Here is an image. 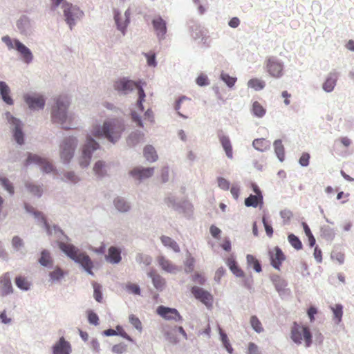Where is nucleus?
Returning <instances> with one entry per match:
<instances>
[{
	"label": "nucleus",
	"instance_id": "nucleus-1",
	"mask_svg": "<svg viewBox=\"0 0 354 354\" xmlns=\"http://www.w3.org/2000/svg\"><path fill=\"white\" fill-rule=\"evenodd\" d=\"M54 233L58 239L57 244L59 249L75 263L88 274L93 276V262L91 257L84 252H81L77 247L71 243H65L64 241H69L70 238L57 225H53Z\"/></svg>",
	"mask_w": 354,
	"mask_h": 354
},
{
	"label": "nucleus",
	"instance_id": "nucleus-2",
	"mask_svg": "<svg viewBox=\"0 0 354 354\" xmlns=\"http://www.w3.org/2000/svg\"><path fill=\"white\" fill-rule=\"evenodd\" d=\"M124 129V124L118 119H112L106 121L103 127H95L92 131V133L95 137H105L112 142H116L121 136Z\"/></svg>",
	"mask_w": 354,
	"mask_h": 354
},
{
	"label": "nucleus",
	"instance_id": "nucleus-3",
	"mask_svg": "<svg viewBox=\"0 0 354 354\" xmlns=\"http://www.w3.org/2000/svg\"><path fill=\"white\" fill-rule=\"evenodd\" d=\"M69 102L66 97L59 96L55 100V104L52 107L51 117L53 122L59 123L64 129H69L71 127L64 125L68 121L71 122L72 118L66 114V109Z\"/></svg>",
	"mask_w": 354,
	"mask_h": 354
},
{
	"label": "nucleus",
	"instance_id": "nucleus-4",
	"mask_svg": "<svg viewBox=\"0 0 354 354\" xmlns=\"http://www.w3.org/2000/svg\"><path fill=\"white\" fill-rule=\"evenodd\" d=\"M114 88L115 90L118 91H122L124 93H127L129 91H131L134 88H137L138 94L137 105L141 111H144L142 102L145 101V93L139 82H136L133 80H129L126 78H122L115 82Z\"/></svg>",
	"mask_w": 354,
	"mask_h": 354
},
{
	"label": "nucleus",
	"instance_id": "nucleus-5",
	"mask_svg": "<svg viewBox=\"0 0 354 354\" xmlns=\"http://www.w3.org/2000/svg\"><path fill=\"white\" fill-rule=\"evenodd\" d=\"M291 339L297 344H301L304 339L306 348L313 344V335L310 328L307 326L299 327L296 323L291 330Z\"/></svg>",
	"mask_w": 354,
	"mask_h": 354
},
{
	"label": "nucleus",
	"instance_id": "nucleus-6",
	"mask_svg": "<svg viewBox=\"0 0 354 354\" xmlns=\"http://www.w3.org/2000/svg\"><path fill=\"white\" fill-rule=\"evenodd\" d=\"M2 41L9 49L16 48L26 63H30L32 61V55L30 50L19 40H12L9 36H4L2 37Z\"/></svg>",
	"mask_w": 354,
	"mask_h": 354
},
{
	"label": "nucleus",
	"instance_id": "nucleus-7",
	"mask_svg": "<svg viewBox=\"0 0 354 354\" xmlns=\"http://www.w3.org/2000/svg\"><path fill=\"white\" fill-rule=\"evenodd\" d=\"M62 9L65 20L71 29L75 21L82 17L83 12L79 8L68 2H64L62 4Z\"/></svg>",
	"mask_w": 354,
	"mask_h": 354
},
{
	"label": "nucleus",
	"instance_id": "nucleus-8",
	"mask_svg": "<svg viewBox=\"0 0 354 354\" xmlns=\"http://www.w3.org/2000/svg\"><path fill=\"white\" fill-rule=\"evenodd\" d=\"M167 205L187 218H190L193 214L194 207L189 201H167Z\"/></svg>",
	"mask_w": 354,
	"mask_h": 354
},
{
	"label": "nucleus",
	"instance_id": "nucleus-9",
	"mask_svg": "<svg viewBox=\"0 0 354 354\" xmlns=\"http://www.w3.org/2000/svg\"><path fill=\"white\" fill-rule=\"evenodd\" d=\"M99 145L91 136L86 138V142L83 147L82 155L80 159V164L82 167L89 165L92 152L97 149Z\"/></svg>",
	"mask_w": 354,
	"mask_h": 354
},
{
	"label": "nucleus",
	"instance_id": "nucleus-10",
	"mask_svg": "<svg viewBox=\"0 0 354 354\" xmlns=\"http://www.w3.org/2000/svg\"><path fill=\"white\" fill-rule=\"evenodd\" d=\"M77 140L74 138H66L61 145V159L64 162H68L73 156Z\"/></svg>",
	"mask_w": 354,
	"mask_h": 354
},
{
	"label": "nucleus",
	"instance_id": "nucleus-11",
	"mask_svg": "<svg viewBox=\"0 0 354 354\" xmlns=\"http://www.w3.org/2000/svg\"><path fill=\"white\" fill-rule=\"evenodd\" d=\"M266 71L274 78H280L283 74V64L273 57H268L266 62Z\"/></svg>",
	"mask_w": 354,
	"mask_h": 354
},
{
	"label": "nucleus",
	"instance_id": "nucleus-12",
	"mask_svg": "<svg viewBox=\"0 0 354 354\" xmlns=\"http://www.w3.org/2000/svg\"><path fill=\"white\" fill-rule=\"evenodd\" d=\"M191 292L194 297L207 308L212 306L213 296L209 292L198 286H193L191 288Z\"/></svg>",
	"mask_w": 354,
	"mask_h": 354
},
{
	"label": "nucleus",
	"instance_id": "nucleus-13",
	"mask_svg": "<svg viewBox=\"0 0 354 354\" xmlns=\"http://www.w3.org/2000/svg\"><path fill=\"white\" fill-rule=\"evenodd\" d=\"M156 313L161 317L167 320H174L177 322L183 321V317L179 312L174 308L160 305L157 308Z\"/></svg>",
	"mask_w": 354,
	"mask_h": 354
},
{
	"label": "nucleus",
	"instance_id": "nucleus-14",
	"mask_svg": "<svg viewBox=\"0 0 354 354\" xmlns=\"http://www.w3.org/2000/svg\"><path fill=\"white\" fill-rule=\"evenodd\" d=\"M153 30L158 39L162 40L167 32V23L160 16H156L151 21Z\"/></svg>",
	"mask_w": 354,
	"mask_h": 354
},
{
	"label": "nucleus",
	"instance_id": "nucleus-15",
	"mask_svg": "<svg viewBox=\"0 0 354 354\" xmlns=\"http://www.w3.org/2000/svg\"><path fill=\"white\" fill-rule=\"evenodd\" d=\"M268 253L272 266L276 270H279L283 261L286 259V256L282 250L279 247L276 246L274 250H270Z\"/></svg>",
	"mask_w": 354,
	"mask_h": 354
},
{
	"label": "nucleus",
	"instance_id": "nucleus-16",
	"mask_svg": "<svg viewBox=\"0 0 354 354\" xmlns=\"http://www.w3.org/2000/svg\"><path fill=\"white\" fill-rule=\"evenodd\" d=\"M71 344L64 337H59L52 346L53 354H71Z\"/></svg>",
	"mask_w": 354,
	"mask_h": 354
},
{
	"label": "nucleus",
	"instance_id": "nucleus-17",
	"mask_svg": "<svg viewBox=\"0 0 354 354\" xmlns=\"http://www.w3.org/2000/svg\"><path fill=\"white\" fill-rule=\"evenodd\" d=\"M24 100L31 109H41L45 105V99L39 94L25 95Z\"/></svg>",
	"mask_w": 354,
	"mask_h": 354
},
{
	"label": "nucleus",
	"instance_id": "nucleus-18",
	"mask_svg": "<svg viewBox=\"0 0 354 354\" xmlns=\"http://www.w3.org/2000/svg\"><path fill=\"white\" fill-rule=\"evenodd\" d=\"M30 163H36L39 165L43 171L46 173H49L53 170V167L51 163H50L46 159L42 158L35 154L28 155L26 160V165H29Z\"/></svg>",
	"mask_w": 354,
	"mask_h": 354
},
{
	"label": "nucleus",
	"instance_id": "nucleus-19",
	"mask_svg": "<svg viewBox=\"0 0 354 354\" xmlns=\"http://www.w3.org/2000/svg\"><path fill=\"white\" fill-rule=\"evenodd\" d=\"M24 205L26 212L32 215L37 222L42 223L43 227L46 230H47V229L50 228V225L47 221L46 217L43 214V212L37 210L35 207H33L28 203H24Z\"/></svg>",
	"mask_w": 354,
	"mask_h": 354
},
{
	"label": "nucleus",
	"instance_id": "nucleus-20",
	"mask_svg": "<svg viewBox=\"0 0 354 354\" xmlns=\"http://www.w3.org/2000/svg\"><path fill=\"white\" fill-rule=\"evenodd\" d=\"M154 173L153 167H135L130 171L129 174L135 180H142L152 176Z\"/></svg>",
	"mask_w": 354,
	"mask_h": 354
},
{
	"label": "nucleus",
	"instance_id": "nucleus-21",
	"mask_svg": "<svg viewBox=\"0 0 354 354\" xmlns=\"http://www.w3.org/2000/svg\"><path fill=\"white\" fill-rule=\"evenodd\" d=\"M192 107L193 104L191 99L183 96L178 100L175 109L178 111L179 115L184 118H187V116L184 115L183 113H188Z\"/></svg>",
	"mask_w": 354,
	"mask_h": 354
},
{
	"label": "nucleus",
	"instance_id": "nucleus-22",
	"mask_svg": "<svg viewBox=\"0 0 354 354\" xmlns=\"http://www.w3.org/2000/svg\"><path fill=\"white\" fill-rule=\"evenodd\" d=\"M270 278L279 295H285L286 292L289 290L288 288H286L288 281L281 278L279 275L275 274H271Z\"/></svg>",
	"mask_w": 354,
	"mask_h": 354
},
{
	"label": "nucleus",
	"instance_id": "nucleus-23",
	"mask_svg": "<svg viewBox=\"0 0 354 354\" xmlns=\"http://www.w3.org/2000/svg\"><path fill=\"white\" fill-rule=\"evenodd\" d=\"M121 249L118 246H111L108 249V253L105 255L106 261L112 264H118L122 260Z\"/></svg>",
	"mask_w": 354,
	"mask_h": 354
},
{
	"label": "nucleus",
	"instance_id": "nucleus-24",
	"mask_svg": "<svg viewBox=\"0 0 354 354\" xmlns=\"http://www.w3.org/2000/svg\"><path fill=\"white\" fill-rule=\"evenodd\" d=\"M226 263L230 270V271L234 274L236 277H243L244 272L239 266L236 259L233 257H229L227 259Z\"/></svg>",
	"mask_w": 354,
	"mask_h": 354
},
{
	"label": "nucleus",
	"instance_id": "nucleus-25",
	"mask_svg": "<svg viewBox=\"0 0 354 354\" xmlns=\"http://www.w3.org/2000/svg\"><path fill=\"white\" fill-rule=\"evenodd\" d=\"M10 122L15 126L14 137L18 144L22 145L24 143V134L21 131V122L15 118H11Z\"/></svg>",
	"mask_w": 354,
	"mask_h": 354
},
{
	"label": "nucleus",
	"instance_id": "nucleus-26",
	"mask_svg": "<svg viewBox=\"0 0 354 354\" xmlns=\"http://www.w3.org/2000/svg\"><path fill=\"white\" fill-rule=\"evenodd\" d=\"M38 262L41 266L48 268H53V261L50 256L49 251L46 249H44L41 252V256L38 259Z\"/></svg>",
	"mask_w": 354,
	"mask_h": 354
},
{
	"label": "nucleus",
	"instance_id": "nucleus-27",
	"mask_svg": "<svg viewBox=\"0 0 354 354\" xmlns=\"http://www.w3.org/2000/svg\"><path fill=\"white\" fill-rule=\"evenodd\" d=\"M13 292V288L9 274L7 272L3 275V283L1 286L0 295L2 297L7 296Z\"/></svg>",
	"mask_w": 354,
	"mask_h": 354
},
{
	"label": "nucleus",
	"instance_id": "nucleus-28",
	"mask_svg": "<svg viewBox=\"0 0 354 354\" xmlns=\"http://www.w3.org/2000/svg\"><path fill=\"white\" fill-rule=\"evenodd\" d=\"M67 272L59 266H56L53 271L49 272L48 276L52 283H59L65 277Z\"/></svg>",
	"mask_w": 354,
	"mask_h": 354
},
{
	"label": "nucleus",
	"instance_id": "nucleus-29",
	"mask_svg": "<svg viewBox=\"0 0 354 354\" xmlns=\"http://www.w3.org/2000/svg\"><path fill=\"white\" fill-rule=\"evenodd\" d=\"M0 93L4 102L7 104H13V100L10 96V89L4 82H0Z\"/></svg>",
	"mask_w": 354,
	"mask_h": 354
},
{
	"label": "nucleus",
	"instance_id": "nucleus-30",
	"mask_svg": "<svg viewBox=\"0 0 354 354\" xmlns=\"http://www.w3.org/2000/svg\"><path fill=\"white\" fill-rule=\"evenodd\" d=\"M220 142L225 150L227 158L232 159L233 158L232 147L230 138L224 135L219 136Z\"/></svg>",
	"mask_w": 354,
	"mask_h": 354
},
{
	"label": "nucleus",
	"instance_id": "nucleus-31",
	"mask_svg": "<svg viewBox=\"0 0 354 354\" xmlns=\"http://www.w3.org/2000/svg\"><path fill=\"white\" fill-rule=\"evenodd\" d=\"M148 276L151 278L153 286L159 291H162L164 288L165 281V279L158 274L153 272L148 273Z\"/></svg>",
	"mask_w": 354,
	"mask_h": 354
},
{
	"label": "nucleus",
	"instance_id": "nucleus-32",
	"mask_svg": "<svg viewBox=\"0 0 354 354\" xmlns=\"http://www.w3.org/2000/svg\"><path fill=\"white\" fill-rule=\"evenodd\" d=\"M158 261L161 268L167 272L175 273L178 270L176 266L173 265L171 261L166 259L163 256H160Z\"/></svg>",
	"mask_w": 354,
	"mask_h": 354
},
{
	"label": "nucleus",
	"instance_id": "nucleus-33",
	"mask_svg": "<svg viewBox=\"0 0 354 354\" xmlns=\"http://www.w3.org/2000/svg\"><path fill=\"white\" fill-rule=\"evenodd\" d=\"M321 236L328 241H332L335 236V230L328 225H323L320 229Z\"/></svg>",
	"mask_w": 354,
	"mask_h": 354
},
{
	"label": "nucleus",
	"instance_id": "nucleus-34",
	"mask_svg": "<svg viewBox=\"0 0 354 354\" xmlns=\"http://www.w3.org/2000/svg\"><path fill=\"white\" fill-rule=\"evenodd\" d=\"M252 145L255 149L265 151L270 148V142L265 138H257L253 140Z\"/></svg>",
	"mask_w": 354,
	"mask_h": 354
},
{
	"label": "nucleus",
	"instance_id": "nucleus-35",
	"mask_svg": "<svg viewBox=\"0 0 354 354\" xmlns=\"http://www.w3.org/2000/svg\"><path fill=\"white\" fill-rule=\"evenodd\" d=\"M246 260L248 266L252 267L255 272H261L262 271L261 263L254 256L247 254Z\"/></svg>",
	"mask_w": 354,
	"mask_h": 354
},
{
	"label": "nucleus",
	"instance_id": "nucleus-36",
	"mask_svg": "<svg viewBox=\"0 0 354 354\" xmlns=\"http://www.w3.org/2000/svg\"><path fill=\"white\" fill-rule=\"evenodd\" d=\"M333 315V319L336 324H339L342 319L343 315V306L340 304H337L335 306H330Z\"/></svg>",
	"mask_w": 354,
	"mask_h": 354
},
{
	"label": "nucleus",
	"instance_id": "nucleus-37",
	"mask_svg": "<svg viewBox=\"0 0 354 354\" xmlns=\"http://www.w3.org/2000/svg\"><path fill=\"white\" fill-rule=\"evenodd\" d=\"M160 240L165 246L172 249L175 252H180V247L178 246V243L171 238L162 235L160 237Z\"/></svg>",
	"mask_w": 354,
	"mask_h": 354
},
{
	"label": "nucleus",
	"instance_id": "nucleus-38",
	"mask_svg": "<svg viewBox=\"0 0 354 354\" xmlns=\"http://www.w3.org/2000/svg\"><path fill=\"white\" fill-rule=\"evenodd\" d=\"M15 283L18 288L21 290L27 291L30 289V283L26 277L19 275L15 277Z\"/></svg>",
	"mask_w": 354,
	"mask_h": 354
},
{
	"label": "nucleus",
	"instance_id": "nucleus-39",
	"mask_svg": "<svg viewBox=\"0 0 354 354\" xmlns=\"http://www.w3.org/2000/svg\"><path fill=\"white\" fill-rule=\"evenodd\" d=\"M248 188L252 189L253 194H251L248 197L245 199H263V195L258 185L255 183H250L248 184Z\"/></svg>",
	"mask_w": 354,
	"mask_h": 354
},
{
	"label": "nucleus",
	"instance_id": "nucleus-40",
	"mask_svg": "<svg viewBox=\"0 0 354 354\" xmlns=\"http://www.w3.org/2000/svg\"><path fill=\"white\" fill-rule=\"evenodd\" d=\"M252 112L257 118H262L266 113V109L257 101L252 104Z\"/></svg>",
	"mask_w": 354,
	"mask_h": 354
},
{
	"label": "nucleus",
	"instance_id": "nucleus-41",
	"mask_svg": "<svg viewBox=\"0 0 354 354\" xmlns=\"http://www.w3.org/2000/svg\"><path fill=\"white\" fill-rule=\"evenodd\" d=\"M144 156L150 162H154L157 160L158 156L155 149L152 146H147L144 149Z\"/></svg>",
	"mask_w": 354,
	"mask_h": 354
},
{
	"label": "nucleus",
	"instance_id": "nucleus-42",
	"mask_svg": "<svg viewBox=\"0 0 354 354\" xmlns=\"http://www.w3.org/2000/svg\"><path fill=\"white\" fill-rule=\"evenodd\" d=\"M124 15H125L126 20L124 23H121L120 21V14L119 13H115V16H114L115 23L118 26V28L120 30H121L123 34L124 33L125 28H126L127 24L129 23V21L130 13H129V10H127L125 12Z\"/></svg>",
	"mask_w": 354,
	"mask_h": 354
},
{
	"label": "nucleus",
	"instance_id": "nucleus-43",
	"mask_svg": "<svg viewBox=\"0 0 354 354\" xmlns=\"http://www.w3.org/2000/svg\"><path fill=\"white\" fill-rule=\"evenodd\" d=\"M275 153L280 161H283L285 158L284 147L281 140H277L274 142Z\"/></svg>",
	"mask_w": 354,
	"mask_h": 354
},
{
	"label": "nucleus",
	"instance_id": "nucleus-44",
	"mask_svg": "<svg viewBox=\"0 0 354 354\" xmlns=\"http://www.w3.org/2000/svg\"><path fill=\"white\" fill-rule=\"evenodd\" d=\"M288 240L290 244L297 250L302 249L303 244L297 236L292 233H290L288 236Z\"/></svg>",
	"mask_w": 354,
	"mask_h": 354
},
{
	"label": "nucleus",
	"instance_id": "nucleus-45",
	"mask_svg": "<svg viewBox=\"0 0 354 354\" xmlns=\"http://www.w3.org/2000/svg\"><path fill=\"white\" fill-rule=\"evenodd\" d=\"M93 297H94V299L98 303H102V300H103L102 286L100 283L93 281Z\"/></svg>",
	"mask_w": 354,
	"mask_h": 354
},
{
	"label": "nucleus",
	"instance_id": "nucleus-46",
	"mask_svg": "<svg viewBox=\"0 0 354 354\" xmlns=\"http://www.w3.org/2000/svg\"><path fill=\"white\" fill-rule=\"evenodd\" d=\"M337 82L335 75L329 76L323 84V88L326 92H330L333 90Z\"/></svg>",
	"mask_w": 354,
	"mask_h": 354
},
{
	"label": "nucleus",
	"instance_id": "nucleus-47",
	"mask_svg": "<svg viewBox=\"0 0 354 354\" xmlns=\"http://www.w3.org/2000/svg\"><path fill=\"white\" fill-rule=\"evenodd\" d=\"M248 86L255 91H260L265 87V82L258 78H252L248 81Z\"/></svg>",
	"mask_w": 354,
	"mask_h": 354
},
{
	"label": "nucleus",
	"instance_id": "nucleus-48",
	"mask_svg": "<svg viewBox=\"0 0 354 354\" xmlns=\"http://www.w3.org/2000/svg\"><path fill=\"white\" fill-rule=\"evenodd\" d=\"M250 324L252 329L257 333H261L263 331L261 322L256 315H252L250 317Z\"/></svg>",
	"mask_w": 354,
	"mask_h": 354
},
{
	"label": "nucleus",
	"instance_id": "nucleus-49",
	"mask_svg": "<svg viewBox=\"0 0 354 354\" xmlns=\"http://www.w3.org/2000/svg\"><path fill=\"white\" fill-rule=\"evenodd\" d=\"M113 203L115 208L120 212H127L131 207L127 201H113Z\"/></svg>",
	"mask_w": 354,
	"mask_h": 354
},
{
	"label": "nucleus",
	"instance_id": "nucleus-50",
	"mask_svg": "<svg viewBox=\"0 0 354 354\" xmlns=\"http://www.w3.org/2000/svg\"><path fill=\"white\" fill-rule=\"evenodd\" d=\"M93 171L99 177H102L106 174L105 164L102 161H97L94 167Z\"/></svg>",
	"mask_w": 354,
	"mask_h": 354
},
{
	"label": "nucleus",
	"instance_id": "nucleus-51",
	"mask_svg": "<svg viewBox=\"0 0 354 354\" xmlns=\"http://www.w3.org/2000/svg\"><path fill=\"white\" fill-rule=\"evenodd\" d=\"M136 260L139 263H143L145 266H149L152 262V258L147 254L138 253L136 255Z\"/></svg>",
	"mask_w": 354,
	"mask_h": 354
},
{
	"label": "nucleus",
	"instance_id": "nucleus-52",
	"mask_svg": "<svg viewBox=\"0 0 354 354\" xmlns=\"http://www.w3.org/2000/svg\"><path fill=\"white\" fill-rule=\"evenodd\" d=\"M220 77L230 88L235 84L237 80L236 77L230 76L224 72H221Z\"/></svg>",
	"mask_w": 354,
	"mask_h": 354
},
{
	"label": "nucleus",
	"instance_id": "nucleus-53",
	"mask_svg": "<svg viewBox=\"0 0 354 354\" xmlns=\"http://www.w3.org/2000/svg\"><path fill=\"white\" fill-rule=\"evenodd\" d=\"M195 264V259L189 254L186 261H185V272L190 273L194 271Z\"/></svg>",
	"mask_w": 354,
	"mask_h": 354
},
{
	"label": "nucleus",
	"instance_id": "nucleus-54",
	"mask_svg": "<svg viewBox=\"0 0 354 354\" xmlns=\"http://www.w3.org/2000/svg\"><path fill=\"white\" fill-rule=\"evenodd\" d=\"M87 319L88 322L90 324L97 326L99 325V317L93 310H88L87 312Z\"/></svg>",
	"mask_w": 354,
	"mask_h": 354
},
{
	"label": "nucleus",
	"instance_id": "nucleus-55",
	"mask_svg": "<svg viewBox=\"0 0 354 354\" xmlns=\"http://www.w3.org/2000/svg\"><path fill=\"white\" fill-rule=\"evenodd\" d=\"M0 181L3 188L10 194H13L15 192L12 183L6 177L0 178Z\"/></svg>",
	"mask_w": 354,
	"mask_h": 354
},
{
	"label": "nucleus",
	"instance_id": "nucleus-56",
	"mask_svg": "<svg viewBox=\"0 0 354 354\" xmlns=\"http://www.w3.org/2000/svg\"><path fill=\"white\" fill-rule=\"evenodd\" d=\"M262 223L263 224L267 236L272 237L273 235V228L270 223L268 222L266 213H264L262 217Z\"/></svg>",
	"mask_w": 354,
	"mask_h": 354
},
{
	"label": "nucleus",
	"instance_id": "nucleus-57",
	"mask_svg": "<svg viewBox=\"0 0 354 354\" xmlns=\"http://www.w3.org/2000/svg\"><path fill=\"white\" fill-rule=\"evenodd\" d=\"M129 321L135 327L136 329H137L140 332L142 331V323L138 317H137L136 315L133 314L130 315L129 317Z\"/></svg>",
	"mask_w": 354,
	"mask_h": 354
},
{
	"label": "nucleus",
	"instance_id": "nucleus-58",
	"mask_svg": "<svg viewBox=\"0 0 354 354\" xmlns=\"http://www.w3.org/2000/svg\"><path fill=\"white\" fill-rule=\"evenodd\" d=\"M243 279V286L249 290H252L253 289V277L250 274L248 276H245L244 274V277H241Z\"/></svg>",
	"mask_w": 354,
	"mask_h": 354
},
{
	"label": "nucleus",
	"instance_id": "nucleus-59",
	"mask_svg": "<svg viewBox=\"0 0 354 354\" xmlns=\"http://www.w3.org/2000/svg\"><path fill=\"white\" fill-rule=\"evenodd\" d=\"M127 290L129 292H131V293H133V295H140L141 294V290H140V286L136 284V283H128L127 284Z\"/></svg>",
	"mask_w": 354,
	"mask_h": 354
},
{
	"label": "nucleus",
	"instance_id": "nucleus-60",
	"mask_svg": "<svg viewBox=\"0 0 354 354\" xmlns=\"http://www.w3.org/2000/svg\"><path fill=\"white\" fill-rule=\"evenodd\" d=\"M330 258L333 260H336L338 263L342 265L344 262V254L341 252L332 251L330 254Z\"/></svg>",
	"mask_w": 354,
	"mask_h": 354
},
{
	"label": "nucleus",
	"instance_id": "nucleus-61",
	"mask_svg": "<svg viewBox=\"0 0 354 354\" xmlns=\"http://www.w3.org/2000/svg\"><path fill=\"white\" fill-rule=\"evenodd\" d=\"M116 331L118 333L117 336H120L129 342H133L132 337L124 331L122 326L118 325L116 326Z\"/></svg>",
	"mask_w": 354,
	"mask_h": 354
},
{
	"label": "nucleus",
	"instance_id": "nucleus-62",
	"mask_svg": "<svg viewBox=\"0 0 354 354\" xmlns=\"http://www.w3.org/2000/svg\"><path fill=\"white\" fill-rule=\"evenodd\" d=\"M23 240L18 236H15L12 239V245L15 250H19L21 247L24 246Z\"/></svg>",
	"mask_w": 354,
	"mask_h": 354
},
{
	"label": "nucleus",
	"instance_id": "nucleus-63",
	"mask_svg": "<svg viewBox=\"0 0 354 354\" xmlns=\"http://www.w3.org/2000/svg\"><path fill=\"white\" fill-rule=\"evenodd\" d=\"M127 350V345L124 343L115 344L112 347V352L116 354H122Z\"/></svg>",
	"mask_w": 354,
	"mask_h": 354
},
{
	"label": "nucleus",
	"instance_id": "nucleus-64",
	"mask_svg": "<svg viewBox=\"0 0 354 354\" xmlns=\"http://www.w3.org/2000/svg\"><path fill=\"white\" fill-rule=\"evenodd\" d=\"M248 354H261L258 346L254 342L248 344Z\"/></svg>",
	"mask_w": 354,
	"mask_h": 354
}]
</instances>
